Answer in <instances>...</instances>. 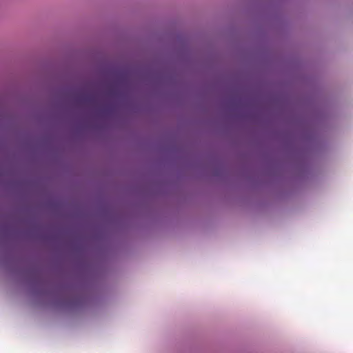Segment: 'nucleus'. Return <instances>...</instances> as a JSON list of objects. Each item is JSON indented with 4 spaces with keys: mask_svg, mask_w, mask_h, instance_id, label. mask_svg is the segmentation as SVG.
Returning a JSON list of instances; mask_svg holds the SVG:
<instances>
[{
    "mask_svg": "<svg viewBox=\"0 0 353 353\" xmlns=\"http://www.w3.org/2000/svg\"><path fill=\"white\" fill-rule=\"evenodd\" d=\"M82 88H83V89H85V87H83Z\"/></svg>",
    "mask_w": 353,
    "mask_h": 353,
    "instance_id": "1",
    "label": "nucleus"
},
{
    "mask_svg": "<svg viewBox=\"0 0 353 353\" xmlns=\"http://www.w3.org/2000/svg\"><path fill=\"white\" fill-rule=\"evenodd\" d=\"M108 88H109V89H111L112 88H111V87H109Z\"/></svg>",
    "mask_w": 353,
    "mask_h": 353,
    "instance_id": "2",
    "label": "nucleus"
}]
</instances>
